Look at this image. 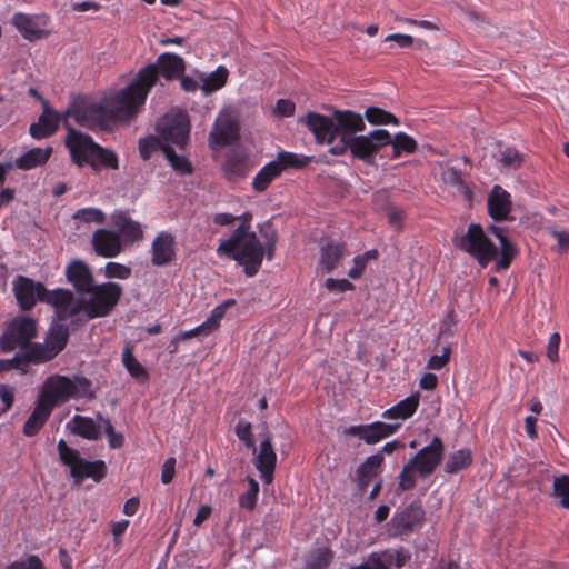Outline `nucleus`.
<instances>
[{
  "label": "nucleus",
  "mask_w": 569,
  "mask_h": 569,
  "mask_svg": "<svg viewBox=\"0 0 569 569\" xmlns=\"http://www.w3.org/2000/svg\"><path fill=\"white\" fill-rule=\"evenodd\" d=\"M385 462L383 455L375 453L366 460L356 470V483L360 492H365L369 483L381 472Z\"/></svg>",
  "instance_id": "obj_31"
},
{
  "label": "nucleus",
  "mask_w": 569,
  "mask_h": 569,
  "mask_svg": "<svg viewBox=\"0 0 569 569\" xmlns=\"http://www.w3.org/2000/svg\"><path fill=\"white\" fill-rule=\"evenodd\" d=\"M52 152V147L32 148L16 159V167L21 170L41 167L48 162Z\"/></svg>",
  "instance_id": "obj_35"
},
{
  "label": "nucleus",
  "mask_w": 569,
  "mask_h": 569,
  "mask_svg": "<svg viewBox=\"0 0 569 569\" xmlns=\"http://www.w3.org/2000/svg\"><path fill=\"white\" fill-rule=\"evenodd\" d=\"M91 381L83 376L69 378L61 375L48 377L38 398L54 409L71 398L92 399Z\"/></svg>",
  "instance_id": "obj_5"
},
{
  "label": "nucleus",
  "mask_w": 569,
  "mask_h": 569,
  "mask_svg": "<svg viewBox=\"0 0 569 569\" xmlns=\"http://www.w3.org/2000/svg\"><path fill=\"white\" fill-rule=\"evenodd\" d=\"M365 117L369 123L375 126L400 124V120L393 113L378 107H368Z\"/></svg>",
  "instance_id": "obj_45"
},
{
  "label": "nucleus",
  "mask_w": 569,
  "mask_h": 569,
  "mask_svg": "<svg viewBox=\"0 0 569 569\" xmlns=\"http://www.w3.org/2000/svg\"><path fill=\"white\" fill-rule=\"evenodd\" d=\"M300 122L305 123L307 128L313 133L318 143H332L335 133V122L332 119L317 112H308Z\"/></svg>",
  "instance_id": "obj_26"
},
{
  "label": "nucleus",
  "mask_w": 569,
  "mask_h": 569,
  "mask_svg": "<svg viewBox=\"0 0 569 569\" xmlns=\"http://www.w3.org/2000/svg\"><path fill=\"white\" fill-rule=\"evenodd\" d=\"M253 455V465L260 472L261 479L266 485L273 481V475L277 467V453L272 445V439L267 433L257 447Z\"/></svg>",
  "instance_id": "obj_20"
},
{
  "label": "nucleus",
  "mask_w": 569,
  "mask_h": 569,
  "mask_svg": "<svg viewBox=\"0 0 569 569\" xmlns=\"http://www.w3.org/2000/svg\"><path fill=\"white\" fill-rule=\"evenodd\" d=\"M251 170L248 154L240 149H230L222 164L224 177L229 181H237L248 176Z\"/></svg>",
  "instance_id": "obj_29"
},
{
  "label": "nucleus",
  "mask_w": 569,
  "mask_h": 569,
  "mask_svg": "<svg viewBox=\"0 0 569 569\" xmlns=\"http://www.w3.org/2000/svg\"><path fill=\"white\" fill-rule=\"evenodd\" d=\"M488 231L493 234L500 243V251H498L499 258L496 261V271L500 272L502 270H507L513 259L518 256V249L506 236L503 228L491 224L488 228Z\"/></svg>",
  "instance_id": "obj_30"
},
{
  "label": "nucleus",
  "mask_w": 569,
  "mask_h": 569,
  "mask_svg": "<svg viewBox=\"0 0 569 569\" xmlns=\"http://www.w3.org/2000/svg\"><path fill=\"white\" fill-rule=\"evenodd\" d=\"M336 137L348 139L356 137V132L363 131L366 128L361 114L350 110H337L333 113Z\"/></svg>",
  "instance_id": "obj_27"
},
{
  "label": "nucleus",
  "mask_w": 569,
  "mask_h": 569,
  "mask_svg": "<svg viewBox=\"0 0 569 569\" xmlns=\"http://www.w3.org/2000/svg\"><path fill=\"white\" fill-rule=\"evenodd\" d=\"M94 149L96 150L92 156V161L89 166H91L93 169H97L99 166H103L111 170H117L119 168L118 156L114 151L106 149L99 143Z\"/></svg>",
  "instance_id": "obj_41"
},
{
  "label": "nucleus",
  "mask_w": 569,
  "mask_h": 569,
  "mask_svg": "<svg viewBox=\"0 0 569 569\" xmlns=\"http://www.w3.org/2000/svg\"><path fill=\"white\" fill-rule=\"evenodd\" d=\"M152 77L149 69H140L136 79L117 92L113 98L114 106L110 108L116 123L118 121L129 122L138 116L152 88Z\"/></svg>",
  "instance_id": "obj_4"
},
{
  "label": "nucleus",
  "mask_w": 569,
  "mask_h": 569,
  "mask_svg": "<svg viewBox=\"0 0 569 569\" xmlns=\"http://www.w3.org/2000/svg\"><path fill=\"white\" fill-rule=\"evenodd\" d=\"M237 221H240V224L228 239L220 241L217 254L237 261L243 267L247 277H254L262 264L263 246L257 234L251 231V212L246 211L237 216Z\"/></svg>",
  "instance_id": "obj_1"
},
{
  "label": "nucleus",
  "mask_w": 569,
  "mask_h": 569,
  "mask_svg": "<svg viewBox=\"0 0 569 569\" xmlns=\"http://www.w3.org/2000/svg\"><path fill=\"white\" fill-rule=\"evenodd\" d=\"M57 451L61 463L69 468L70 476L76 481L90 478L100 482L107 475V465L103 460H86L77 449L69 447L63 439L58 441Z\"/></svg>",
  "instance_id": "obj_7"
},
{
  "label": "nucleus",
  "mask_w": 569,
  "mask_h": 569,
  "mask_svg": "<svg viewBox=\"0 0 569 569\" xmlns=\"http://www.w3.org/2000/svg\"><path fill=\"white\" fill-rule=\"evenodd\" d=\"M452 348L450 345L441 350V355H433L427 362V368L430 370H441L450 360Z\"/></svg>",
  "instance_id": "obj_56"
},
{
  "label": "nucleus",
  "mask_w": 569,
  "mask_h": 569,
  "mask_svg": "<svg viewBox=\"0 0 569 569\" xmlns=\"http://www.w3.org/2000/svg\"><path fill=\"white\" fill-rule=\"evenodd\" d=\"M72 432L87 440H98L101 433V426L97 425L92 418L84 416H74L71 420Z\"/></svg>",
  "instance_id": "obj_38"
},
{
  "label": "nucleus",
  "mask_w": 569,
  "mask_h": 569,
  "mask_svg": "<svg viewBox=\"0 0 569 569\" xmlns=\"http://www.w3.org/2000/svg\"><path fill=\"white\" fill-rule=\"evenodd\" d=\"M452 243L455 248L472 257L482 268L499 258L497 246L479 223H470L466 233L453 237Z\"/></svg>",
  "instance_id": "obj_6"
},
{
  "label": "nucleus",
  "mask_w": 569,
  "mask_h": 569,
  "mask_svg": "<svg viewBox=\"0 0 569 569\" xmlns=\"http://www.w3.org/2000/svg\"><path fill=\"white\" fill-rule=\"evenodd\" d=\"M387 217H388V223L392 228H395L398 231H400L402 229V221L405 219L403 210L398 209L396 207H390V208H388Z\"/></svg>",
  "instance_id": "obj_62"
},
{
  "label": "nucleus",
  "mask_w": 569,
  "mask_h": 569,
  "mask_svg": "<svg viewBox=\"0 0 569 569\" xmlns=\"http://www.w3.org/2000/svg\"><path fill=\"white\" fill-rule=\"evenodd\" d=\"M234 433L247 449H249L252 453H256L257 445L252 432L251 422L244 419H239L234 427Z\"/></svg>",
  "instance_id": "obj_48"
},
{
  "label": "nucleus",
  "mask_w": 569,
  "mask_h": 569,
  "mask_svg": "<svg viewBox=\"0 0 569 569\" xmlns=\"http://www.w3.org/2000/svg\"><path fill=\"white\" fill-rule=\"evenodd\" d=\"M88 298L80 297L61 310V320H68L71 317L83 312L88 319L108 317L118 306L123 288L118 282L108 281L94 284L90 291H87Z\"/></svg>",
  "instance_id": "obj_2"
},
{
  "label": "nucleus",
  "mask_w": 569,
  "mask_h": 569,
  "mask_svg": "<svg viewBox=\"0 0 569 569\" xmlns=\"http://www.w3.org/2000/svg\"><path fill=\"white\" fill-rule=\"evenodd\" d=\"M561 342V336L559 332H553L549 337L547 345V357L551 362L559 361V347Z\"/></svg>",
  "instance_id": "obj_59"
},
{
  "label": "nucleus",
  "mask_w": 569,
  "mask_h": 569,
  "mask_svg": "<svg viewBox=\"0 0 569 569\" xmlns=\"http://www.w3.org/2000/svg\"><path fill=\"white\" fill-rule=\"evenodd\" d=\"M91 243L94 252L103 258H114L122 251L121 236L109 229H98L93 232Z\"/></svg>",
  "instance_id": "obj_24"
},
{
  "label": "nucleus",
  "mask_w": 569,
  "mask_h": 569,
  "mask_svg": "<svg viewBox=\"0 0 569 569\" xmlns=\"http://www.w3.org/2000/svg\"><path fill=\"white\" fill-rule=\"evenodd\" d=\"M248 483V490L239 497V505L247 510H253L258 500L259 483L253 478H249Z\"/></svg>",
  "instance_id": "obj_52"
},
{
  "label": "nucleus",
  "mask_w": 569,
  "mask_h": 569,
  "mask_svg": "<svg viewBox=\"0 0 569 569\" xmlns=\"http://www.w3.org/2000/svg\"><path fill=\"white\" fill-rule=\"evenodd\" d=\"M157 132L164 144L173 143L183 149L189 140L190 123L186 113L166 116L157 126Z\"/></svg>",
  "instance_id": "obj_14"
},
{
  "label": "nucleus",
  "mask_w": 569,
  "mask_h": 569,
  "mask_svg": "<svg viewBox=\"0 0 569 569\" xmlns=\"http://www.w3.org/2000/svg\"><path fill=\"white\" fill-rule=\"evenodd\" d=\"M511 209L512 202L510 193L498 184L493 186L487 199L489 217L496 222L508 221L510 220Z\"/></svg>",
  "instance_id": "obj_25"
},
{
  "label": "nucleus",
  "mask_w": 569,
  "mask_h": 569,
  "mask_svg": "<svg viewBox=\"0 0 569 569\" xmlns=\"http://www.w3.org/2000/svg\"><path fill=\"white\" fill-rule=\"evenodd\" d=\"M349 254L347 251L346 243L329 240L320 248L319 268L325 273H330L335 270L342 257Z\"/></svg>",
  "instance_id": "obj_32"
},
{
  "label": "nucleus",
  "mask_w": 569,
  "mask_h": 569,
  "mask_svg": "<svg viewBox=\"0 0 569 569\" xmlns=\"http://www.w3.org/2000/svg\"><path fill=\"white\" fill-rule=\"evenodd\" d=\"M164 147L169 146L164 144L160 137L149 136L139 140V153L144 161L149 160L154 152L163 151Z\"/></svg>",
  "instance_id": "obj_49"
},
{
  "label": "nucleus",
  "mask_w": 569,
  "mask_h": 569,
  "mask_svg": "<svg viewBox=\"0 0 569 569\" xmlns=\"http://www.w3.org/2000/svg\"><path fill=\"white\" fill-rule=\"evenodd\" d=\"M37 321L31 317H14L0 336V350L3 352L13 351L16 348L32 346L31 340L37 337Z\"/></svg>",
  "instance_id": "obj_10"
},
{
  "label": "nucleus",
  "mask_w": 569,
  "mask_h": 569,
  "mask_svg": "<svg viewBox=\"0 0 569 569\" xmlns=\"http://www.w3.org/2000/svg\"><path fill=\"white\" fill-rule=\"evenodd\" d=\"M13 292L22 310H31L38 301L44 302L54 308L56 318L60 320L61 310L73 299V292L68 289L48 290L43 283L24 276H18L13 281Z\"/></svg>",
  "instance_id": "obj_3"
},
{
  "label": "nucleus",
  "mask_w": 569,
  "mask_h": 569,
  "mask_svg": "<svg viewBox=\"0 0 569 569\" xmlns=\"http://www.w3.org/2000/svg\"><path fill=\"white\" fill-rule=\"evenodd\" d=\"M176 472V458H168L162 465L161 469V481L164 485H168L172 481Z\"/></svg>",
  "instance_id": "obj_64"
},
{
  "label": "nucleus",
  "mask_w": 569,
  "mask_h": 569,
  "mask_svg": "<svg viewBox=\"0 0 569 569\" xmlns=\"http://www.w3.org/2000/svg\"><path fill=\"white\" fill-rule=\"evenodd\" d=\"M0 399L3 403L2 411H8L14 402V388L8 385H0Z\"/></svg>",
  "instance_id": "obj_63"
},
{
  "label": "nucleus",
  "mask_w": 569,
  "mask_h": 569,
  "mask_svg": "<svg viewBox=\"0 0 569 569\" xmlns=\"http://www.w3.org/2000/svg\"><path fill=\"white\" fill-rule=\"evenodd\" d=\"M500 162L503 167L518 169L522 163V157L516 148L507 147L500 151Z\"/></svg>",
  "instance_id": "obj_53"
},
{
  "label": "nucleus",
  "mask_w": 569,
  "mask_h": 569,
  "mask_svg": "<svg viewBox=\"0 0 569 569\" xmlns=\"http://www.w3.org/2000/svg\"><path fill=\"white\" fill-rule=\"evenodd\" d=\"M416 473L417 469L409 461L405 463L398 476V489L400 491L412 490L417 483Z\"/></svg>",
  "instance_id": "obj_51"
},
{
  "label": "nucleus",
  "mask_w": 569,
  "mask_h": 569,
  "mask_svg": "<svg viewBox=\"0 0 569 569\" xmlns=\"http://www.w3.org/2000/svg\"><path fill=\"white\" fill-rule=\"evenodd\" d=\"M72 219L84 223L103 224L106 222V214L98 208L88 207L77 210L73 213Z\"/></svg>",
  "instance_id": "obj_50"
},
{
  "label": "nucleus",
  "mask_w": 569,
  "mask_h": 569,
  "mask_svg": "<svg viewBox=\"0 0 569 569\" xmlns=\"http://www.w3.org/2000/svg\"><path fill=\"white\" fill-rule=\"evenodd\" d=\"M66 277L68 282L80 296L90 291V289L96 284L91 269L81 260L72 261L67 266Z\"/></svg>",
  "instance_id": "obj_28"
},
{
  "label": "nucleus",
  "mask_w": 569,
  "mask_h": 569,
  "mask_svg": "<svg viewBox=\"0 0 569 569\" xmlns=\"http://www.w3.org/2000/svg\"><path fill=\"white\" fill-rule=\"evenodd\" d=\"M296 106L290 99H279L276 103L273 112L279 117H292Z\"/></svg>",
  "instance_id": "obj_61"
},
{
  "label": "nucleus",
  "mask_w": 569,
  "mask_h": 569,
  "mask_svg": "<svg viewBox=\"0 0 569 569\" xmlns=\"http://www.w3.org/2000/svg\"><path fill=\"white\" fill-rule=\"evenodd\" d=\"M401 425L398 422L388 423L383 421H375L365 425H352L343 430L347 437H355L362 440L367 445H376L381 440L395 435Z\"/></svg>",
  "instance_id": "obj_17"
},
{
  "label": "nucleus",
  "mask_w": 569,
  "mask_h": 569,
  "mask_svg": "<svg viewBox=\"0 0 569 569\" xmlns=\"http://www.w3.org/2000/svg\"><path fill=\"white\" fill-rule=\"evenodd\" d=\"M67 137L64 144L70 152L71 160L79 167L90 164L94 148L98 143L87 133L76 130L66 123Z\"/></svg>",
  "instance_id": "obj_15"
},
{
  "label": "nucleus",
  "mask_w": 569,
  "mask_h": 569,
  "mask_svg": "<svg viewBox=\"0 0 569 569\" xmlns=\"http://www.w3.org/2000/svg\"><path fill=\"white\" fill-rule=\"evenodd\" d=\"M229 71L226 67L219 66L214 71L203 78L201 89L204 93L220 90L227 83Z\"/></svg>",
  "instance_id": "obj_43"
},
{
  "label": "nucleus",
  "mask_w": 569,
  "mask_h": 569,
  "mask_svg": "<svg viewBox=\"0 0 569 569\" xmlns=\"http://www.w3.org/2000/svg\"><path fill=\"white\" fill-rule=\"evenodd\" d=\"M442 179L446 183L457 187L458 189L465 188L462 173L455 167L446 169L442 173Z\"/></svg>",
  "instance_id": "obj_58"
},
{
  "label": "nucleus",
  "mask_w": 569,
  "mask_h": 569,
  "mask_svg": "<svg viewBox=\"0 0 569 569\" xmlns=\"http://www.w3.org/2000/svg\"><path fill=\"white\" fill-rule=\"evenodd\" d=\"M390 142V132L385 129H376L368 134L349 138V150L353 158L371 164L383 148Z\"/></svg>",
  "instance_id": "obj_12"
},
{
  "label": "nucleus",
  "mask_w": 569,
  "mask_h": 569,
  "mask_svg": "<svg viewBox=\"0 0 569 569\" xmlns=\"http://www.w3.org/2000/svg\"><path fill=\"white\" fill-rule=\"evenodd\" d=\"M98 418L102 422V427L108 436L110 447L114 449L121 448L124 443L123 435L114 431V428L109 419L103 418L101 415H99Z\"/></svg>",
  "instance_id": "obj_54"
},
{
  "label": "nucleus",
  "mask_w": 569,
  "mask_h": 569,
  "mask_svg": "<svg viewBox=\"0 0 569 569\" xmlns=\"http://www.w3.org/2000/svg\"><path fill=\"white\" fill-rule=\"evenodd\" d=\"M42 106L43 111L39 116L38 121L32 122L29 127V133L36 140H42L53 136L58 131L61 122L64 124L68 123V117H64V112L59 113L53 110L46 100H42Z\"/></svg>",
  "instance_id": "obj_19"
},
{
  "label": "nucleus",
  "mask_w": 569,
  "mask_h": 569,
  "mask_svg": "<svg viewBox=\"0 0 569 569\" xmlns=\"http://www.w3.org/2000/svg\"><path fill=\"white\" fill-rule=\"evenodd\" d=\"M52 411L53 409L51 407L38 398L33 411L23 425V435L26 437L38 435L50 418Z\"/></svg>",
  "instance_id": "obj_33"
},
{
  "label": "nucleus",
  "mask_w": 569,
  "mask_h": 569,
  "mask_svg": "<svg viewBox=\"0 0 569 569\" xmlns=\"http://www.w3.org/2000/svg\"><path fill=\"white\" fill-rule=\"evenodd\" d=\"M66 320L52 321L44 337L43 343H33L32 355L37 356L38 362L43 363L54 359L67 346L70 337L69 326Z\"/></svg>",
  "instance_id": "obj_11"
},
{
  "label": "nucleus",
  "mask_w": 569,
  "mask_h": 569,
  "mask_svg": "<svg viewBox=\"0 0 569 569\" xmlns=\"http://www.w3.org/2000/svg\"><path fill=\"white\" fill-rule=\"evenodd\" d=\"M142 69H149V72L153 74L152 87L157 83L159 76L163 77L168 81L179 79L184 70V60L171 52L161 53L154 63H150Z\"/></svg>",
  "instance_id": "obj_18"
},
{
  "label": "nucleus",
  "mask_w": 569,
  "mask_h": 569,
  "mask_svg": "<svg viewBox=\"0 0 569 569\" xmlns=\"http://www.w3.org/2000/svg\"><path fill=\"white\" fill-rule=\"evenodd\" d=\"M64 117L72 118L80 127L89 130H108L116 124L110 108L100 103H74L64 111Z\"/></svg>",
  "instance_id": "obj_9"
},
{
  "label": "nucleus",
  "mask_w": 569,
  "mask_h": 569,
  "mask_svg": "<svg viewBox=\"0 0 569 569\" xmlns=\"http://www.w3.org/2000/svg\"><path fill=\"white\" fill-rule=\"evenodd\" d=\"M552 497L559 501L562 508L569 509V475L553 478Z\"/></svg>",
  "instance_id": "obj_47"
},
{
  "label": "nucleus",
  "mask_w": 569,
  "mask_h": 569,
  "mask_svg": "<svg viewBox=\"0 0 569 569\" xmlns=\"http://www.w3.org/2000/svg\"><path fill=\"white\" fill-rule=\"evenodd\" d=\"M419 407V396L418 395H411L395 406L390 407L389 409L385 410L381 413V417L383 419H401L406 420L408 418H411L417 409Z\"/></svg>",
  "instance_id": "obj_36"
},
{
  "label": "nucleus",
  "mask_w": 569,
  "mask_h": 569,
  "mask_svg": "<svg viewBox=\"0 0 569 569\" xmlns=\"http://www.w3.org/2000/svg\"><path fill=\"white\" fill-rule=\"evenodd\" d=\"M425 509L419 502L399 507L389 522V532L392 537L409 536L420 530L425 523Z\"/></svg>",
  "instance_id": "obj_13"
},
{
  "label": "nucleus",
  "mask_w": 569,
  "mask_h": 569,
  "mask_svg": "<svg viewBox=\"0 0 569 569\" xmlns=\"http://www.w3.org/2000/svg\"><path fill=\"white\" fill-rule=\"evenodd\" d=\"M11 22L21 36L29 41L40 40L47 36L46 28L49 19L46 14L18 12L13 14Z\"/></svg>",
  "instance_id": "obj_21"
},
{
  "label": "nucleus",
  "mask_w": 569,
  "mask_h": 569,
  "mask_svg": "<svg viewBox=\"0 0 569 569\" xmlns=\"http://www.w3.org/2000/svg\"><path fill=\"white\" fill-rule=\"evenodd\" d=\"M325 287L329 291H337V292H346L349 290H353L355 286L347 279H333L328 278L326 280Z\"/></svg>",
  "instance_id": "obj_60"
},
{
  "label": "nucleus",
  "mask_w": 569,
  "mask_h": 569,
  "mask_svg": "<svg viewBox=\"0 0 569 569\" xmlns=\"http://www.w3.org/2000/svg\"><path fill=\"white\" fill-rule=\"evenodd\" d=\"M33 349L30 346L24 353L22 355H16L11 359H1L0 360V370L9 371L11 369H18L26 371V367L29 363H39L36 359L37 356L32 355Z\"/></svg>",
  "instance_id": "obj_42"
},
{
  "label": "nucleus",
  "mask_w": 569,
  "mask_h": 569,
  "mask_svg": "<svg viewBox=\"0 0 569 569\" xmlns=\"http://www.w3.org/2000/svg\"><path fill=\"white\" fill-rule=\"evenodd\" d=\"M104 274L109 279H128L131 276V269L119 262H108L106 264Z\"/></svg>",
  "instance_id": "obj_55"
},
{
  "label": "nucleus",
  "mask_w": 569,
  "mask_h": 569,
  "mask_svg": "<svg viewBox=\"0 0 569 569\" xmlns=\"http://www.w3.org/2000/svg\"><path fill=\"white\" fill-rule=\"evenodd\" d=\"M388 146H391V152L386 153L385 157L390 160L412 154L418 149L417 141L406 132H397L395 136L390 134V142Z\"/></svg>",
  "instance_id": "obj_34"
},
{
  "label": "nucleus",
  "mask_w": 569,
  "mask_h": 569,
  "mask_svg": "<svg viewBox=\"0 0 569 569\" xmlns=\"http://www.w3.org/2000/svg\"><path fill=\"white\" fill-rule=\"evenodd\" d=\"M176 238L171 232H159L151 243V263L154 267L170 264L176 259Z\"/></svg>",
  "instance_id": "obj_23"
},
{
  "label": "nucleus",
  "mask_w": 569,
  "mask_h": 569,
  "mask_svg": "<svg viewBox=\"0 0 569 569\" xmlns=\"http://www.w3.org/2000/svg\"><path fill=\"white\" fill-rule=\"evenodd\" d=\"M310 158L289 151H280L273 161L266 163L253 177L252 188L256 192L266 191L269 186L289 168L301 169L308 166Z\"/></svg>",
  "instance_id": "obj_8"
},
{
  "label": "nucleus",
  "mask_w": 569,
  "mask_h": 569,
  "mask_svg": "<svg viewBox=\"0 0 569 569\" xmlns=\"http://www.w3.org/2000/svg\"><path fill=\"white\" fill-rule=\"evenodd\" d=\"M163 153L170 166L180 174H191L193 171L191 162L184 156L176 153L172 147H164Z\"/></svg>",
  "instance_id": "obj_46"
},
{
  "label": "nucleus",
  "mask_w": 569,
  "mask_h": 569,
  "mask_svg": "<svg viewBox=\"0 0 569 569\" xmlns=\"http://www.w3.org/2000/svg\"><path fill=\"white\" fill-rule=\"evenodd\" d=\"M445 453V445L440 437L435 436L429 445L421 448L410 460L421 478L432 475L440 465Z\"/></svg>",
  "instance_id": "obj_16"
},
{
  "label": "nucleus",
  "mask_w": 569,
  "mask_h": 569,
  "mask_svg": "<svg viewBox=\"0 0 569 569\" xmlns=\"http://www.w3.org/2000/svg\"><path fill=\"white\" fill-rule=\"evenodd\" d=\"M114 223L119 228V234L123 237L122 243H133L142 239L143 231L139 222L126 216H119Z\"/></svg>",
  "instance_id": "obj_39"
},
{
  "label": "nucleus",
  "mask_w": 569,
  "mask_h": 569,
  "mask_svg": "<svg viewBox=\"0 0 569 569\" xmlns=\"http://www.w3.org/2000/svg\"><path fill=\"white\" fill-rule=\"evenodd\" d=\"M6 569H44L41 559L38 556H29L26 560H17L10 563Z\"/></svg>",
  "instance_id": "obj_57"
},
{
  "label": "nucleus",
  "mask_w": 569,
  "mask_h": 569,
  "mask_svg": "<svg viewBox=\"0 0 569 569\" xmlns=\"http://www.w3.org/2000/svg\"><path fill=\"white\" fill-rule=\"evenodd\" d=\"M122 363L132 378L142 381L148 379L147 369L136 359L129 343L123 348Z\"/></svg>",
  "instance_id": "obj_40"
},
{
  "label": "nucleus",
  "mask_w": 569,
  "mask_h": 569,
  "mask_svg": "<svg viewBox=\"0 0 569 569\" xmlns=\"http://www.w3.org/2000/svg\"><path fill=\"white\" fill-rule=\"evenodd\" d=\"M333 558L335 552L330 548H318L309 556L305 569H327Z\"/></svg>",
  "instance_id": "obj_44"
},
{
  "label": "nucleus",
  "mask_w": 569,
  "mask_h": 569,
  "mask_svg": "<svg viewBox=\"0 0 569 569\" xmlns=\"http://www.w3.org/2000/svg\"><path fill=\"white\" fill-rule=\"evenodd\" d=\"M239 138V124L230 116L217 118L213 129L209 134V147L213 150L224 148Z\"/></svg>",
  "instance_id": "obj_22"
},
{
  "label": "nucleus",
  "mask_w": 569,
  "mask_h": 569,
  "mask_svg": "<svg viewBox=\"0 0 569 569\" xmlns=\"http://www.w3.org/2000/svg\"><path fill=\"white\" fill-rule=\"evenodd\" d=\"M473 462V455L469 448H461L451 452L445 462V471L449 475L466 470Z\"/></svg>",
  "instance_id": "obj_37"
}]
</instances>
